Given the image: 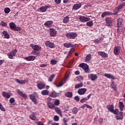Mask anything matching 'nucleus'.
<instances>
[{"instance_id":"1","label":"nucleus","mask_w":125,"mask_h":125,"mask_svg":"<svg viewBox=\"0 0 125 125\" xmlns=\"http://www.w3.org/2000/svg\"><path fill=\"white\" fill-rule=\"evenodd\" d=\"M9 25L11 30H13V31L19 32V31H21L22 30V28L20 26H17L15 23L13 22H10Z\"/></svg>"},{"instance_id":"2","label":"nucleus","mask_w":125,"mask_h":125,"mask_svg":"<svg viewBox=\"0 0 125 125\" xmlns=\"http://www.w3.org/2000/svg\"><path fill=\"white\" fill-rule=\"evenodd\" d=\"M65 37L69 40H75L76 38L78 37V34L76 32H68L66 34Z\"/></svg>"},{"instance_id":"3","label":"nucleus","mask_w":125,"mask_h":125,"mask_svg":"<svg viewBox=\"0 0 125 125\" xmlns=\"http://www.w3.org/2000/svg\"><path fill=\"white\" fill-rule=\"evenodd\" d=\"M79 67L82 68V69L84 70L85 73H88L90 71L89 70V68L88 67V65H87L86 63H80Z\"/></svg>"},{"instance_id":"4","label":"nucleus","mask_w":125,"mask_h":125,"mask_svg":"<svg viewBox=\"0 0 125 125\" xmlns=\"http://www.w3.org/2000/svg\"><path fill=\"white\" fill-rule=\"evenodd\" d=\"M105 23L107 27L113 26V19L110 17H107L105 19Z\"/></svg>"},{"instance_id":"5","label":"nucleus","mask_w":125,"mask_h":125,"mask_svg":"<svg viewBox=\"0 0 125 125\" xmlns=\"http://www.w3.org/2000/svg\"><path fill=\"white\" fill-rule=\"evenodd\" d=\"M62 93V91H59V93L55 92V91H53L51 92L49 95L50 97H52L53 98H56V97H58L60 94Z\"/></svg>"},{"instance_id":"6","label":"nucleus","mask_w":125,"mask_h":125,"mask_svg":"<svg viewBox=\"0 0 125 125\" xmlns=\"http://www.w3.org/2000/svg\"><path fill=\"white\" fill-rule=\"evenodd\" d=\"M30 47H32V49L35 50L36 51H40L42 49V47L39 45H36L35 44H30Z\"/></svg>"},{"instance_id":"7","label":"nucleus","mask_w":125,"mask_h":125,"mask_svg":"<svg viewBox=\"0 0 125 125\" xmlns=\"http://www.w3.org/2000/svg\"><path fill=\"white\" fill-rule=\"evenodd\" d=\"M16 53H17V50H16V49L12 50L11 52H10L7 54L8 58H9V59H12L13 57L15 56Z\"/></svg>"},{"instance_id":"8","label":"nucleus","mask_w":125,"mask_h":125,"mask_svg":"<svg viewBox=\"0 0 125 125\" xmlns=\"http://www.w3.org/2000/svg\"><path fill=\"white\" fill-rule=\"evenodd\" d=\"M45 45L47 47H49L50 48H54L55 47V44L48 41H46Z\"/></svg>"},{"instance_id":"9","label":"nucleus","mask_w":125,"mask_h":125,"mask_svg":"<svg viewBox=\"0 0 125 125\" xmlns=\"http://www.w3.org/2000/svg\"><path fill=\"white\" fill-rule=\"evenodd\" d=\"M37 86L38 89H44V88H45V83H38Z\"/></svg>"},{"instance_id":"10","label":"nucleus","mask_w":125,"mask_h":125,"mask_svg":"<svg viewBox=\"0 0 125 125\" xmlns=\"http://www.w3.org/2000/svg\"><path fill=\"white\" fill-rule=\"evenodd\" d=\"M79 19L81 22H87V21H89V20H90V18H86L84 16H80L79 18Z\"/></svg>"},{"instance_id":"11","label":"nucleus","mask_w":125,"mask_h":125,"mask_svg":"<svg viewBox=\"0 0 125 125\" xmlns=\"http://www.w3.org/2000/svg\"><path fill=\"white\" fill-rule=\"evenodd\" d=\"M50 31V37H55L56 36V34H57V31L54 28H50L49 29Z\"/></svg>"},{"instance_id":"12","label":"nucleus","mask_w":125,"mask_h":125,"mask_svg":"<svg viewBox=\"0 0 125 125\" xmlns=\"http://www.w3.org/2000/svg\"><path fill=\"white\" fill-rule=\"evenodd\" d=\"M116 120H123L124 119V112L123 111H120L119 114L116 115Z\"/></svg>"},{"instance_id":"13","label":"nucleus","mask_w":125,"mask_h":125,"mask_svg":"<svg viewBox=\"0 0 125 125\" xmlns=\"http://www.w3.org/2000/svg\"><path fill=\"white\" fill-rule=\"evenodd\" d=\"M15 82L17 83H19L20 84H25L26 83H28V80H20L18 79H15Z\"/></svg>"},{"instance_id":"14","label":"nucleus","mask_w":125,"mask_h":125,"mask_svg":"<svg viewBox=\"0 0 125 125\" xmlns=\"http://www.w3.org/2000/svg\"><path fill=\"white\" fill-rule=\"evenodd\" d=\"M85 92H86V89L85 88L79 89L78 90V93L79 94V95H83Z\"/></svg>"},{"instance_id":"15","label":"nucleus","mask_w":125,"mask_h":125,"mask_svg":"<svg viewBox=\"0 0 125 125\" xmlns=\"http://www.w3.org/2000/svg\"><path fill=\"white\" fill-rule=\"evenodd\" d=\"M50 6L49 5H45L43 6H41L39 8L40 10L41 11V12H45L47 10V8H49Z\"/></svg>"},{"instance_id":"16","label":"nucleus","mask_w":125,"mask_h":125,"mask_svg":"<svg viewBox=\"0 0 125 125\" xmlns=\"http://www.w3.org/2000/svg\"><path fill=\"white\" fill-rule=\"evenodd\" d=\"M37 116V113L34 112H32L29 116V118L30 120H32V121H36V119H37V117H36Z\"/></svg>"},{"instance_id":"17","label":"nucleus","mask_w":125,"mask_h":125,"mask_svg":"<svg viewBox=\"0 0 125 125\" xmlns=\"http://www.w3.org/2000/svg\"><path fill=\"white\" fill-rule=\"evenodd\" d=\"M24 59L26 61H34V60L36 59V57H35V56H29L24 58Z\"/></svg>"},{"instance_id":"18","label":"nucleus","mask_w":125,"mask_h":125,"mask_svg":"<svg viewBox=\"0 0 125 125\" xmlns=\"http://www.w3.org/2000/svg\"><path fill=\"white\" fill-rule=\"evenodd\" d=\"M123 27V19L119 18L117 20V28H121Z\"/></svg>"},{"instance_id":"19","label":"nucleus","mask_w":125,"mask_h":125,"mask_svg":"<svg viewBox=\"0 0 125 125\" xmlns=\"http://www.w3.org/2000/svg\"><path fill=\"white\" fill-rule=\"evenodd\" d=\"M2 95L3 97H4V98H6L7 99H9V98H10V96H11V95L9 94L8 92L4 91L2 92Z\"/></svg>"},{"instance_id":"20","label":"nucleus","mask_w":125,"mask_h":125,"mask_svg":"<svg viewBox=\"0 0 125 125\" xmlns=\"http://www.w3.org/2000/svg\"><path fill=\"white\" fill-rule=\"evenodd\" d=\"M17 93L19 94L21 97H23V98H27V95L26 94L23 93V92L21 91L19 89L17 90Z\"/></svg>"},{"instance_id":"21","label":"nucleus","mask_w":125,"mask_h":125,"mask_svg":"<svg viewBox=\"0 0 125 125\" xmlns=\"http://www.w3.org/2000/svg\"><path fill=\"white\" fill-rule=\"evenodd\" d=\"M53 24V21H46L44 25V26H46V27H48V28H50L51 27V25Z\"/></svg>"},{"instance_id":"22","label":"nucleus","mask_w":125,"mask_h":125,"mask_svg":"<svg viewBox=\"0 0 125 125\" xmlns=\"http://www.w3.org/2000/svg\"><path fill=\"white\" fill-rule=\"evenodd\" d=\"M110 15H113V13L109 11H105L102 13L101 16H102V18H104L105 16H110Z\"/></svg>"},{"instance_id":"23","label":"nucleus","mask_w":125,"mask_h":125,"mask_svg":"<svg viewBox=\"0 0 125 125\" xmlns=\"http://www.w3.org/2000/svg\"><path fill=\"white\" fill-rule=\"evenodd\" d=\"M81 7H82V4L81 3H76L73 6V9L78 10V9H80Z\"/></svg>"},{"instance_id":"24","label":"nucleus","mask_w":125,"mask_h":125,"mask_svg":"<svg viewBox=\"0 0 125 125\" xmlns=\"http://www.w3.org/2000/svg\"><path fill=\"white\" fill-rule=\"evenodd\" d=\"M106 109H107L109 112H111V113H112L113 112V110H114V104L107 105Z\"/></svg>"},{"instance_id":"25","label":"nucleus","mask_w":125,"mask_h":125,"mask_svg":"<svg viewBox=\"0 0 125 125\" xmlns=\"http://www.w3.org/2000/svg\"><path fill=\"white\" fill-rule=\"evenodd\" d=\"M63 46H64V47H66V48H69L70 47H75L74 44L70 43H63Z\"/></svg>"},{"instance_id":"26","label":"nucleus","mask_w":125,"mask_h":125,"mask_svg":"<svg viewBox=\"0 0 125 125\" xmlns=\"http://www.w3.org/2000/svg\"><path fill=\"white\" fill-rule=\"evenodd\" d=\"M98 54L101 56H102L103 57H104V58H106L108 57V54H107V53H105L104 52L99 51L98 52Z\"/></svg>"},{"instance_id":"27","label":"nucleus","mask_w":125,"mask_h":125,"mask_svg":"<svg viewBox=\"0 0 125 125\" xmlns=\"http://www.w3.org/2000/svg\"><path fill=\"white\" fill-rule=\"evenodd\" d=\"M69 21H70V17H69V16H68L64 17L63 19L62 20V22L64 24H67V23H69Z\"/></svg>"},{"instance_id":"28","label":"nucleus","mask_w":125,"mask_h":125,"mask_svg":"<svg viewBox=\"0 0 125 125\" xmlns=\"http://www.w3.org/2000/svg\"><path fill=\"white\" fill-rule=\"evenodd\" d=\"M55 112L57 113L58 115H59L60 117H62V112H61V109H59V107H56L54 109Z\"/></svg>"},{"instance_id":"29","label":"nucleus","mask_w":125,"mask_h":125,"mask_svg":"<svg viewBox=\"0 0 125 125\" xmlns=\"http://www.w3.org/2000/svg\"><path fill=\"white\" fill-rule=\"evenodd\" d=\"M110 86L114 91H117V85L115 84V82L112 81Z\"/></svg>"},{"instance_id":"30","label":"nucleus","mask_w":125,"mask_h":125,"mask_svg":"<svg viewBox=\"0 0 125 125\" xmlns=\"http://www.w3.org/2000/svg\"><path fill=\"white\" fill-rule=\"evenodd\" d=\"M29 98H30L31 101H32V102H33V103H34L35 104H38L37 99H36V98H34V97H33V95H29Z\"/></svg>"},{"instance_id":"31","label":"nucleus","mask_w":125,"mask_h":125,"mask_svg":"<svg viewBox=\"0 0 125 125\" xmlns=\"http://www.w3.org/2000/svg\"><path fill=\"white\" fill-rule=\"evenodd\" d=\"M104 77L107 78V79H111L112 80H115V77L111 75V74L105 73L104 74Z\"/></svg>"},{"instance_id":"32","label":"nucleus","mask_w":125,"mask_h":125,"mask_svg":"<svg viewBox=\"0 0 125 125\" xmlns=\"http://www.w3.org/2000/svg\"><path fill=\"white\" fill-rule=\"evenodd\" d=\"M88 77H90L91 81H95L97 79V75L96 74H89Z\"/></svg>"},{"instance_id":"33","label":"nucleus","mask_w":125,"mask_h":125,"mask_svg":"<svg viewBox=\"0 0 125 125\" xmlns=\"http://www.w3.org/2000/svg\"><path fill=\"white\" fill-rule=\"evenodd\" d=\"M90 59H91V54H87L85 57V62H86V63H88Z\"/></svg>"},{"instance_id":"34","label":"nucleus","mask_w":125,"mask_h":125,"mask_svg":"<svg viewBox=\"0 0 125 125\" xmlns=\"http://www.w3.org/2000/svg\"><path fill=\"white\" fill-rule=\"evenodd\" d=\"M2 34L3 35L5 39H9L10 38L9 34L7 33L6 31H3L2 32Z\"/></svg>"},{"instance_id":"35","label":"nucleus","mask_w":125,"mask_h":125,"mask_svg":"<svg viewBox=\"0 0 125 125\" xmlns=\"http://www.w3.org/2000/svg\"><path fill=\"white\" fill-rule=\"evenodd\" d=\"M119 108L121 112H123L124 110V108H125V104L122 102H119Z\"/></svg>"},{"instance_id":"36","label":"nucleus","mask_w":125,"mask_h":125,"mask_svg":"<svg viewBox=\"0 0 125 125\" xmlns=\"http://www.w3.org/2000/svg\"><path fill=\"white\" fill-rule=\"evenodd\" d=\"M119 51H120V48H119V47L115 46L114 49V53L115 55H118V54H119Z\"/></svg>"},{"instance_id":"37","label":"nucleus","mask_w":125,"mask_h":125,"mask_svg":"<svg viewBox=\"0 0 125 125\" xmlns=\"http://www.w3.org/2000/svg\"><path fill=\"white\" fill-rule=\"evenodd\" d=\"M41 94H42V95H44V96L49 95V91H48L47 90H43L42 91Z\"/></svg>"},{"instance_id":"38","label":"nucleus","mask_w":125,"mask_h":125,"mask_svg":"<svg viewBox=\"0 0 125 125\" xmlns=\"http://www.w3.org/2000/svg\"><path fill=\"white\" fill-rule=\"evenodd\" d=\"M65 97L68 98H72L73 97V93L72 92H67L65 93Z\"/></svg>"},{"instance_id":"39","label":"nucleus","mask_w":125,"mask_h":125,"mask_svg":"<svg viewBox=\"0 0 125 125\" xmlns=\"http://www.w3.org/2000/svg\"><path fill=\"white\" fill-rule=\"evenodd\" d=\"M47 106L49 108V109H53V108H55V105L52 103H47Z\"/></svg>"},{"instance_id":"40","label":"nucleus","mask_w":125,"mask_h":125,"mask_svg":"<svg viewBox=\"0 0 125 125\" xmlns=\"http://www.w3.org/2000/svg\"><path fill=\"white\" fill-rule=\"evenodd\" d=\"M76 48V46H74V48H72L70 51H69L68 54L67 55V56L66 57L67 58H68V57H69V56H70L72 53H73L74 52V51H75V48Z\"/></svg>"},{"instance_id":"41","label":"nucleus","mask_w":125,"mask_h":125,"mask_svg":"<svg viewBox=\"0 0 125 125\" xmlns=\"http://www.w3.org/2000/svg\"><path fill=\"white\" fill-rule=\"evenodd\" d=\"M60 104V101L58 99L55 100V101L54 102V106H59Z\"/></svg>"},{"instance_id":"42","label":"nucleus","mask_w":125,"mask_h":125,"mask_svg":"<svg viewBox=\"0 0 125 125\" xmlns=\"http://www.w3.org/2000/svg\"><path fill=\"white\" fill-rule=\"evenodd\" d=\"M72 112L73 114H77V113H78V112H79V109H78V108L75 107L72 109Z\"/></svg>"},{"instance_id":"43","label":"nucleus","mask_w":125,"mask_h":125,"mask_svg":"<svg viewBox=\"0 0 125 125\" xmlns=\"http://www.w3.org/2000/svg\"><path fill=\"white\" fill-rule=\"evenodd\" d=\"M119 11H120V10L118 8H117V7H116L113 11V15H117V14H118V13H119Z\"/></svg>"},{"instance_id":"44","label":"nucleus","mask_w":125,"mask_h":125,"mask_svg":"<svg viewBox=\"0 0 125 125\" xmlns=\"http://www.w3.org/2000/svg\"><path fill=\"white\" fill-rule=\"evenodd\" d=\"M83 83H80L76 84H75V88H80V87H82L83 86Z\"/></svg>"},{"instance_id":"45","label":"nucleus","mask_w":125,"mask_h":125,"mask_svg":"<svg viewBox=\"0 0 125 125\" xmlns=\"http://www.w3.org/2000/svg\"><path fill=\"white\" fill-rule=\"evenodd\" d=\"M86 25L89 27H91L92 26H93V21H90L86 22Z\"/></svg>"},{"instance_id":"46","label":"nucleus","mask_w":125,"mask_h":125,"mask_svg":"<svg viewBox=\"0 0 125 125\" xmlns=\"http://www.w3.org/2000/svg\"><path fill=\"white\" fill-rule=\"evenodd\" d=\"M55 77V75L54 74L51 75L50 76V77L48 78V82H52Z\"/></svg>"},{"instance_id":"47","label":"nucleus","mask_w":125,"mask_h":125,"mask_svg":"<svg viewBox=\"0 0 125 125\" xmlns=\"http://www.w3.org/2000/svg\"><path fill=\"white\" fill-rule=\"evenodd\" d=\"M125 6V2H124L123 3L120 4L119 6L116 7L119 10L120 9H122L123 7H124Z\"/></svg>"},{"instance_id":"48","label":"nucleus","mask_w":125,"mask_h":125,"mask_svg":"<svg viewBox=\"0 0 125 125\" xmlns=\"http://www.w3.org/2000/svg\"><path fill=\"white\" fill-rule=\"evenodd\" d=\"M73 60H70L68 63L67 64V68H71L72 67V65L73 64Z\"/></svg>"},{"instance_id":"49","label":"nucleus","mask_w":125,"mask_h":125,"mask_svg":"<svg viewBox=\"0 0 125 125\" xmlns=\"http://www.w3.org/2000/svg\"><path fill=\"white\" fill-rule=\"evenodd\" d=\"M111 113L114 115H118V113H119V109H118V108H116L115 110L113 109V111Z\"/></svg>"},{"instance_id":"50","label":"nucleus","mask_w":125,"mask_h":125,"mask_svg":"<svg viewBox=\"0 0 125 125\" xmlns=\"http://www.w3.org/2000/svg\"><path fill=\"white\" fill-rule=\"evenodd\" d=\"M34 98H39V94L37 92H33V94H32Z\"/></svg>"},{"instance_id":"51","label":"nucleus","mask_w":125,"mask_h":125,"mask_svg":"<svg viewBox=\"0 0 125 125\" xmlns=\"http://www.w3.org/2000/svg\"><path fill=\"white\" fill-rule=\"evenodd\" d=\"M76 78H77V81H78V82H82V81L83 80V77L82 76H79Z\"/></svg>"},{"instance_id":"52","label":"nucleus","mask_w":125,"mask_h":125,"mask_svg":"<svg viewBox=\"0 0 125 125\" xmlns=\"http://www.w3.org/2000/svg\"><path fill=\"white\" fill-rule=\"evenodd\" d=\"M50 63L52 64V65H56V64H57V61L51 60L50 61Z\"/></svg>"},{"instance_id":"53","label":"nucleus","mask_w":125,"mask_h":125,"mask_svg":"<svg viewBox=\"0 0 125 125\" xmlns=\"http://www.w3.org/2000/svg\"><path fill=\"white\" fill-rule=\"evenodd\" d=\"M4 12L5 13H6L7 14H8L10 12V8L7 7L4 9Z\"/></svg>"},{"instance_id":"54","label":"nucleus","mask_w":125,"mask_h":125,"mask_svg":"<svg viewBox=\"0 0 125 125\" xmlns=\"http://www.w3.org/2000/svg\"><path fill=\"white\" fill-rule=\"evenodd\" d=\"M0 25V26H2V27H6L7 26V23L4 21H1Z\"/></svg>"},{"instance_id":"55","label":"nucleus","mask_w":125,"mask_h":125,"mask_svg":"<svg viewBox=\"0 0 125 125\" xmlns=\"http://www.w3.org/2000/svg\"><path fill=\"white\" fill-rule=\"evenodd\" d=\"M54 120L55 121V122H58V121H59V116L55 115L54 117Z\"/></svg>"},{"instance_id":"56","label":"nucleus","mask_w":125,"mask_h":125,"mask_svg":"<svg viewBox=\"0 0 125 125\" xmlns=\"http://www.w3.org/2000/svg\"><path fill=\"white\" fill-rule=\"evenodd\" d=\"M63 84H64V83H63V82L60 83L59 85H58L57 83H55V85H56L57 87H60V86H62Z\"/></svg>"},{"instance_id":"57","label":"nucleus","mask_w":125,"mask_h":125,"mask_svg":"<svg viewBox=\"0 0 125 125\" xmlns=\"http://www.w3.org/2000/svg\"><path fill=\"white\" fill-rule=\"evenodd\" d=\"M0 109L1 110V111H2L3 112H4V111H5V108L3 107V106H2V104H1L0 103Z\"/></svg>"},{"instance_id":"58","label":"nucleus","mask_w":125,"mask_h":125,"mask_svg":"<svg viewBox=\"0 0 125 125\" xmlns=\"http://www.w3.org/2000/svg\"><path fill=\"white\" fill-rule=\"evenodd\" d=\"M85 101H87V98H84L81 100L80 102L81 103H84V102H85Z\"/></svg>"},{"instance_id":"59","label":"nucleus","mask_w":125,"mask_h":125,"mask_svg":"<svg viewBox=\"0 0 125 125\" xmlns=\"http://www.w3.org/2000/svg\"><path fill=\"white\" fill-rule=\"evenodd\" d=\"M9 102H10V103L12 104L14 103V102H15V100L14 99V98H11L9 100Z\"/></svg>"},{"instance_id":"60","label":"nucleus","mask_w":125,"mask_h":125,"mask_svg":"<svg viewBox=\"0 0 125 125\" xmlns=\"http://www.w3.org/2000/svg\"><path fill=\"white\" fill-rule=\"evenodd\" d=\"M99 123L101 125H103V119L100 118L99 120Z\"/></svg>"},{"instance_id":"61","label":"nucleus","mask_w":125,"mask_h":125,"mask_svg":"<svg viewBox=\"0 0 125 125\" xmlns=\"http://www.w3.org/2000/svg\"><path fill=\"white\" fill-rule=\"evenodd\" d=\"M74 100H75L76 101H77L78 102V101H80V97H79V96H76L74 97Z\"/></svg>"},{"instance_id":"62","label":"nucleus","mask_w":125,"mask_h":125,"mask_svg":"<svg viewBox=\"0 0 125 125\" xmlns=\"http://www.w3.org/2000/svg\"><path fill=\"white\" fill-rule=\"evenodd\" d=\"M37 51H38L33 50L32 51L33 54H34V55H39V53L37 52Z\"/></svg>"},{"instance_id":"63","label":"nucleus","mask_w":125,"mask_h":125,"mask_svg":"<svg viewBox=\"0 0 125 125\" xmlns=\"http://www.w3.org/2000/svg\"><path fill=\"white\" fill-rule=\"evenodd\" d=\"M63 122L64 124H67V123H68V119L64 118L63 119Z\"/></svg>"},{"instance_id":"64","label":"nucleus","mask_w":125,"mask_h":125,"mask_svg":"<svg viewBox=\"0 0 125 125\" xmlns=\"http://www.w3.org/2000/svg\"><path fill=\"white\" fill-rule=\"evenodd\" d=\"M37 125H44V124H43V123H42V122H41V121H39L37 123Z\"/></svg>"}]
</instances>
